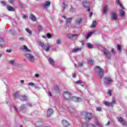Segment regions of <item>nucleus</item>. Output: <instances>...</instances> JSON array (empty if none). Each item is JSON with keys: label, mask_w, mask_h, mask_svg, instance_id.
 <instances>
[{"label": "nucleus", "mask_w": 127, "mask_h": 127, "mask_svg": "<svg viewBox=\"0 0 127 127\" xmlns=\"http://www.w3.org/2000/svg\"><path fill=\"white\" fill-rule=\"evenodd\" d=\"M95 71L101 78L104 76V70L101 67L96 66L95 68Z\"/></svg>", "instance_id": "nucleus-1"}, {"label": "nucleus", "mask_w": 127, "mask_h": 127, "mask_svg": "<svg viewBox=\"0 0 127 127\" xmlns=\"http://www.w3.org/2000/svg\"><path fill=\"white\" fill-rule=\"evenodd\" d=\"M25 56H26V58H27V59H28V61L31 63H33L34 61H35L34 56L30 54L26 53L25 54Z\"/></svg>", "instance_id": "nucleus-2"}, {"label": "nucleus", "mask_w": 127, "mask_h": 127, "mask_svg": "<svg viewBox=\"0 0 127 127\" xmlns=\"http://www.w3.org/2000/svg\"><path fill=\"white\" fill-rule=\"evenodd\" d=\"M40 45L42 47V48L45 49V51H46V52H49V50H50V47H51L49 44H46L44 45L43 43H40Z\"/></svg>", "instance_id": "nucleus-3"}, {"label": "nucleus", "mask_w": 127, "mask_h": 127, "mask_svg": "<svg viewBox=\"0 0 127 127\" xmlns=\"http://www.w3.org/2000/svg\"><path fill=\"white\" fill-rule=\"evenodd\" d=\"M64 99L66 101H68V100H70L71 99V93L68 91H65L63 93Z\"/></svg>", "instance_id": "nucleus-4"}, {"label": "nucleus", "mask_w": 127, "mask_h": 127, "mask_svg": "<svg viewBox=\"0 0 127 127\" xmlns=\"http://www.w3.org/2000/svg\"><path fill=\"white\" fill-rule=\"evenodd\" d=\"M118 121L122 124V126H124V127H126L127 126V122L125 121V120L122 118V117H118L117 118Z\"/></svg>", "instance_id": "nucleus-5"}, {"label": "nucleus", "mask_w": 127, "mask_h": 127, "mask_svg": "<svg viewBox=\"0 0 127 127\" xmlns=\"http://www.w3.org/2000/svg\"><path fill=\"white\" fill-rule=\"evenodd\" d=\"M103 53L107 59H111V57H112V55H111V53L108 51V50L104 49L103 50Z\"/></svg>", "instance_id": "nucleus-6"}, {"label": "nucleus", "mask_w": 127, "mask_h": 127, "mask_svg": "<svg viewBox=\"0 0 127 127\" xmlns=\"http://www.w3.org/2000/svg\"><path fill=\"white\" fill-rule=\"evenodd\" d=\"M104 82L105 84L110 85V84H112V83H113V80H112V78L110 77H106L105 78Z\"/></svg>", "instance_id": "nucleus-7"}, {"label": "nucleus", "mask_w": 127, "mask_h": 127, "mask_svg": "<svg viewBox=\"0 0 127 127\" xmlns=\"http://www.w3.org/2000/svg\"><path fill=\"white\" fill-rule=\"evenodd\" d=\"M50 1H47L44 3L42 5L43 8L47 9L50 6Z\"/></svg>", "instance_id": "nucleus-8"}, {"label": "nucleus", "mask_w": 127, "mask_h": 127, "mask_svg": "<svg viewBox=\"0 0 127 127\" xmlns=\"http://www.w3.org/2000/svg\"><path fill=\"white\" fill-rule=\"evenodd\" d=\"M70 100H71L72 101H73V102H81V101H82V99L81 98L78 97H76L75 96H72V97H70Z\"/></svg>", "instance_id": "nucleus-9"}, {"label": "nucleus", "mask_w": 127, "mask_h": 127, "mask_svg": "<svg viewBox=\"0 0 127 127\" xmlns=\"http://www.w3.org/2000/svg\"><path fill=\"white\" fill-rule=\"evenodd\" d=\"M92 118H93L92 114L87 113L85 117V120L86 121H90V120H91Z\"/></svg>", "instance_id": "nucleus-10"}, {"label": "nucleus", "mask_w": 127, "mask_h": 127, "mask_svg": "<svg viewBox=\"0 0 127 127\" xmlns=\"http://www.w3.org/2000/svg\"><path fill=\"white\" fill-rule=\"evenodd\" d=\"M78 36H79V35L77 34L67 35L68 38H72V39H76V38H78Z\"/></svg>", "instance_id": "nucleus-11"}, {"label": "nucleus", "mask_w": 127, "mask_h": 127, "mask_svg": "<svg viewBox=\"0 0 127 127\" xmlns=\"http://www.w3.org/2000/svg\"><path fill=\"white\" fill-rule=\"evenodd\" d=\"M53 114V110L51 108H49L47 111V116L48 117H50L51 115Z\"/></svg>", "instance_id": "nucleus-12"}, {"label": "nucleus", "mask_w": 127, "mask_h": 127, "mask_svg": "<svg viewBox=\"0 0 127 127\" xmlns=\"http://www.w3.org/2000/svg\"><path fill=\"white\" fill-rule=\"evenodd\" d=\"M20 48L22 50H24L25 51H26V52H31V51H30V50L28 49V48H27V47H26V45H23Z\"/></svg>", "instance_id": "nucleus-13"}, {"label": "nucleus", "mask_w": 127, "mask_h": 127, "mask_svg": "<svg viewBox=\"0 0 127 127\" xmlns=\"http://www.w3.org/2000/svg\"><path fill=\"white\" fill-rule=\"evenodd\" d=\"M30 19L32 20V21H37V19L36 16H34L33 14H30L29 17Z\"/></svg>", "instance_id": "nucleus-14"}, {"label": "nucleus", "mask_w": 127, "mask_h": 127, "mask_svg": "<svg viewBox=\"0 0 127 127\" xmlns=\"http://www.w3.org/2000/svg\"><path fill=\"white\" fill-rule=\"evenodd\" d=\"M19 99L20 101L23 102V101H26V100H27V97L25 95H22L19 97Z\"/></svg>", "instance_id": "nucleus-15"}, {"label": "nucleus", "mask_w": 127, "mask_h": 127, "mask_svg": "<svg viewBox=\"0 0 127 127\" xmlns=\"http://www.w3.org/2000/svg\"><path fill=\"white\" fill-rule=\"evenodd\" d=\"M111 18L112 19H113L114 20H118V17L117 16V14L115 13H113L111 15Z\"/></svg>", "instance_id": "nucleus-16"}, {"label": "nucleus", "mask_w": 127, "mask_h": 127, "mask_svg": "<svg viewBox=\"0 0 127 127\" xmlns=\"http://www.w3.org/2000/svg\"><path fill=\"white\" fill-rule=\"evenodd\" d=\"M48 61H49V63H50V64H51V65H52V66H54V65H55V63H54V60H53V59H52V58H50L48 59Z\"/></svg>", "instance_id": "nucleus-17"}, {"label": "nucleus", "mask_w": 127, "mask_h": 127, "mask_svg": "<svg viewBox=\"0 0 127 127\" xmlns=\"http://www.w3.org/2000/svg\"><path fill=\"white\" fill-rule=\"evenodd\" d=\"M36 127H41L43 126V123L41 121H38L35 124Z\"/></svg>", "instance_id": "nucleus-18"}, {"label": "nucleus", "mask_w": 127, "mask_h": 127, "mask_svg": "<svg viewBox=\"0 0 127 127\" xmlns=\"http://www.w3.org/2000/svg\"><path fill=\"white\" fill-rule=\"evenodd\" d=\"M8 63H9V64H10V65H11V66H15V60L9 61Z\"/></svg>", "instance_id": "nucleus-19"}, {"label": "nucleus", "mask_w": 127, "mask_h": 127, "mask_svg": "<svg viewBox=\"0 0 127 127\" xmlns=\"http://www.w3.org/2000/svg\"><path fill=\"white\" fill-rule=\"evenodd\" d=\"M108 6L105 5L103 9V12L105 14H107V12H108Z\"/></svg>", "instance_id": "nucleus-20"}, {"label": "nucleus", "mask_w": 127, "mask_h": 127, "mask_svg": "<svg viewBox=\"0 0 127 127\" xmlns=\"http://www.w3.org/2000/svg\"><path fill=\"white\" fill-rule=\"evenodd\" d=\"M84 7H89V5H90V2L87 1H84L82 3Z\"/></svg>", "instance_id": "nucleus-21"}, {"label": "nucleus", "mask_w": 127, "mask_h": 127, "mask_svg": "<svg viewBox=\"0 0 127 127\" xmlns=\"http://www.w3.org/2000/svg\"><path fill=\"white\" fill-rule=\"evenodd\" d=\"M81 50H82L81 48H74L72 50V52L73 53H76L79 51H81Z\"/></svg>", "instance_id": "nucleus-22"}, {"label": "nucleus", "mask_w": 127, "mask_h": 127, "mask_svg": "<svg viewBox=\"0 0 127 127\" xmlns=\"http://www.w3.org/2000/svg\"><path fill=\"white\" fill-rule=\"evenodd\" d=\"M62 123L63 126L65 127H68V126H69V123H68V122H67V121H65V120H63L62 121Z\"/></svg>", "instance_id": "nucleus-23"}, {"label": "nucleus", "mask_w": 127, "mask_h": 127, "mask_svg": "<svg viewBox=\"0 0 127 127\" xmlns=\"http://www.w3.org/2000/svg\"><path fill=\"white\" fill-rule=\"evenodd\" d=\"M7 9H8V10H9V11H14V8H13V7L10 6V5L7 6Z\"/></svg>", "instance_id": "nucleus-24"}, {"label": "nucleus", "mask_w": 127, "mask_h": 127, "mask_svg": "<svg viewBox=\"0 0 127 127\" xmlns=\"http://www.w3.org/2000/svg\"><path fill=\"white\" fill-rule=\"evenodd\" d=\"M95 125H96V126H97V127H103V124H102V123H101L100 122H99V121H97L95 122Z\"/></svg>", "instance_id": "nucleus-25"}, {"label": "nucleus", "mask_w": 127, "mask_h": 127, "mask_svg": "<svg viewBox=\"0 0 127 127\" xmlns=\"http://www.w3.org/2000/svg\"><path fill=\"white\" fill-rule=\"evenodd\" d=\"M81 21H82V18H79L75 21V24H80V23H81Z\"/></svg>", "instance_id": "nucleus-26"}, {"label": "nucleus", "mask_w": 127, "mask_h": 127, "mask_svg": "<svg viewBox=\"0 0 127 127\" xmlns=\"http://www.w3.org/2000/svg\"><path fill=\"white\" fill-rule=\"evenodd\" d=\"M96 24H97V22L96 21H93L91 26V28H94V27L96 26Z\"/></svg>", "instance_id": "nucleus-27"}, {"label": "nucleus", "mask_w": 127, "mask_h": 127, "mask_svg": "<svg viewBox=\"0 0 127 127\" xmlns=\"http://www.w3.org/2000/svg\"><path fill=\"white\" fill-rule=\"evenodd\" d=\"M116 3L120 5L121 8H124V6L120 2V0H116Z\"/></svg>", "instance_id": "nucleus-28"}, {"label": "nucleus", "mask_w": 127, "mask_h": 127, "mask_svg": "<svg viewBox=\"0 0 127 127\" xmlns=\"http://www.w3.org/2000/svg\"><path fill=\"white\" fill-rule=\"evenodd\" d=\"M119 14L120 16H124L125 15V11L123 10H120L119 11Z\"/></svg>", "instance_id": "nucleus-29"}, {"label": "nucleus", "mask_w": 127, "mask_h": 127, "mask_svg": "<svg viewBox=\"0 0 127 127\" xmlns=\"http://www.w3.org/2000/svg\"><path fill=\"white\" fill-rule=\"evenodd\" d=\"M103 104L105 105V106H107L108 107H110V106H111V103L107 101H103Z\"/></svg>", "instance_id": "nucleus-30"}, {"label": "nucleus", "mask_w": 127, "mask_h": 127, "mask_svg": "<svg viewBox=\"0 0 127 127\" xmlns=\"http://www.w3.org/2000/svg\"><path fill=\"white\" fill-rule=\"evenodd\" d=\"M88 63L89 64H90V65H93L94 64V61H93V60L92 59H89L88 60Z\"/></svg>", "instance_id": "nucleus-31"}, {"label": "nucleus", "mask_w": 127, "mask_h": 127, "mask_svg": "<svg viewBox=\"0 0 127 127\" xmlns=\"http://www.w3.org/2000/svg\"><path fill=\"white\" fill-rule=\"evenodd\" d=\"M115 104H116V100H115L114 98H113L112 102L110 103V105L114 106V105H115Z\"/></svg>", "instance_id": "nucleus-32"}, {"label": "nucleus", "mask_w": 127, "mask_h": 127, "mask_svg": "<svg viewBox=\"0 0 127 127\" xmlns=\"http://www.w3.org/2000/svg\"><path fill=\"white\" fill-rule=\"evenodd\" d=\"M117 49L119 52H122V47L121 46V45H118L117 46Z\"/></svg>", "instance_id": "nucleus-33"}, {"label": "nucleus", "mask_w": 127, "mask_h": 127, "mask_svg": "<svg viewBox=\"0 0 127 127\" xmlns=\"http://www.w3.org/2000/svg\"><path fill=\"white\" fill-rule=\"evenodd\" d=\"M25 30L27 31V33H29V34H32V32L29 29L26 28Z\"/></svg>", "instance_id": "nucleus-34"}, {"label": "nucleus", "mask_w": 127, "mask_h": 127, "mask_svg": "<svg viewBox=\"0 0 127 127\" xmlns=\"http://www.w3.org/2000/svg\"><path fill=\"white\" fill-rule=\"evenodd\" d=\"M93 33H94L93 32L88 33L87 35V38H89V37H90L91 35H92V34H93Z\"/></svg>", "instance_id": "nucleus-35"}, {"label": "nucleus", "mask_w": 127, "mask_h": 127, "mask_svg": "<svg viewBox=\"0 0 127 127\" xmlns=\"http://www.w3.org/2000/svg\"><path fill=\"white\" fill-rule=\"evenodd\" d=\"M87 46L88 48H93V45L91 44L90 43H87Z\"/></svg>", "instance_id": "nucleus-36"}, {"label": "nucleus", "mask_w": 127, "mask_h": 127, "mask_svg": "<svg viewBox=\"0 0 127 127\" xmlns=\"http://www.w3.org/2000/svg\"><path fill=\"white\" fill-rule=\"evenodd\" d=\"M71 21H72L71 18H68L66 19V23H71Z\"/></svg>", "instance_id": "nucleus-37"}, {"label": "nucleus", "mask_w": 127, "mask_h": 127, "mask_svg": "<svg viewBox=\"0 0 127 127\" xmlns=\"http://www.w3.org/2000/svg\"><path fill=\"white\" fill-rule=\"evenodd\" d=\"M25 109V106L24 105H21V106L20 107V111H23V110H24Z\"/></svg>", "instance_id": "nucleus-38"}, {"label": "nucleus", "mask_w": 127, "mask_h": 127, "mask_svg": "<svg viewBox=\"0 0 127 127\" xmlns=\"http://www.w3.org/2000/svg\"><path fill=\"white\" fill-rule=\"evenodd\" d=\"M54 89L56 90V91H59V87L57 85L54 86Z\"/></svg>", "instance_id": "nucleus-39"}, {"label": "nucleus", "mask_w": 127, "mask_h": 127, "mask_svg": "<svg viewBox=\"0 0 127 127\" xmlns=\"http://www.w3.org/2000/svg\"><path fill=\"white\" fill-rule=\"evenodd\" d=\"M75 84H78V85H80L82 84V81L81 80H77L75 82Z\"/></svg>", "instance_id": "nucleus-40"}, {"label": "nucleus", "mask_w": 127, "mask_h": 127, "mask_svg": "<svg viewBox=\"0 0 127 127\" xmlns=\"http://www.w3.org/2000/svg\"><path fill=\"white\" fill-rule=\"evenodd\" d=\"M70 11L71 12H74V11H76V10L72 7L70 8Z\"/></svg>", "instance_id": "nucleus-41"}, {"label": "nucleus", "mask_w": 127, "mask_h": 127, "mask_svg": "<svg viewBox=\"0 0 127 127\" xmlns=\"http://www.w3.org/2000/svg\"><path fill=\"white\" fill-rule=\"evenodd\" d=\"M96 111L97 112H101L102 111V108H101V107H97L96 108Z\"/></svg>", "instance_id": "nucleus-42"}, {"label": "nucleus", "mask_w": 127, "mask_h": 127, "mask_svg": "<svg viewBox=\"0 0 127 127\" xmlns=\"http://www.w3.org/2000/svg\"><path fill=\"white\" fill-rule=\"evenodd\" d=\"M29 86H31L32 87H33L34 86V83L33 82H29L28 83Z\"/></svg>", "instance_id": "nucleus-43"}, {"label": "nucleus", "mask_w": 127, "mask_h": 127, "mask_svg": "<svg viewBox=\"0 0 127 127\" xmlns=\"http://www.w3.org/2000/svg\"><path fill=\"white\" fill-rule=\"evenodd\" d=\"M15 0H8V1L10 3H11V4H13V2H14V1Z\"/></svg>", "instance_id": "nucleus-44"}, {"label": "nucleus", "mask_w": 127, "mask_h": 127, "mask_svg": "<svg viewBox=\"0 0 127 127\" xmlns=\"http://www.w3.org/2000/svg\"><path fill=\"white\" fill-rule=\"evenodd\" d=\"M46 36L47 37H48L49 39V38H51L52 37V36H51V35H50V34H46Z\"/></svg>", "instance_id": "nucleus-45"}, {"label": "nucleus", "mask_w": 127, "mask_h": 127, "mask_svg": "<svg viewBox=\"0 0 127 127\" xmlns=\"http://www.w3.org/2000/svg\"><path fill=\"white\" fill-rule=\"evenodd\" d=\"M82 127H88V125L86 123H83L82 125Z\"/></svg>", "instance_id": "nucleus-46"}, {"label": "nucleus", "mask_w": 127, "mask_h": 127, "mask_svg": "<svg viewBox=\"0 0 127 127\" xmlns=\"http://www.w3.org/2000/svg\"><path fill=\"white\" fill-rule=\"evenodd\" d=\"M13 109L15 111V112L19 113L18 110H17V108L15 107V106L13 107Z\"/></svg>", "instance_id": "nucleus-47"}, {"label": "nucleus", "mask_w": 127, "mask_h": 127, "mask_svg": "<svg viewBox=\"0 0 127 127\" xmlns=\"http://www.w3.org/2000/svg\"><path fill=\"white\" fill-rule=\"evenodd\" d=\"M38 29H39V30H42V26H41V25H38Z\"/></svg>", "instance_id": "nucleus-48"}, {"label": "nucleus", "mask_w": 127, "mask_h": 127, "mask_svg": "<svg viewBox=\"0 0 127 127\" xmlns=\"http://www.w3.org/2000/svg\"><path fill=\"white\" fill-rule=\"evenodd\" d=\"M108 95H109V96H112V91H111V90H108Z\"/></svg>", "instance_id": "nucleus-49"}, {"label": "nucleus", "mask_w": 127, "mask_h": 127, "mask_svg": "<svg viewBox=\"0 0 127 127\" xmlns=\"http://www.w3.org/2000/svg\"><path fill=\"white\" fill-rule=\"evenodd\" d=\"M19 40H20L21 41H24V38H23V37H20L19 38Z\"/></svg>", "instance_id": "nucleus-50"}, {"label": "nucleus", "mask_w": 127, "mask_h": 127, "mask_svg": "<svg viewBox=\"0 0 127 127\" xmlns=\"http://www.w3.org/2000/svg\"><path fill=\"white\" fill-rule=\"evenodd\" d=\"M78 66L79 67H82V66H83V63H78Z\"/></svg>", "instance_id": "nucleus-51"}, {"label": "nucleus", "mask_w": 127, "mask_h": 127, "mask_svg": "<svg viewBox=\"0 0 127 127\" xmlns=\"http://www.w3.org/2000/svg\"><path fill=\"white\" fill-rule=\"evenodd\" d=\"M111 52L112 53H113V54H115V53H116V52H115V50L113 48L111 49Z\"/></svg>", "instance_id": "nucleus-52"}, {"label": "nucleus", "mask_w": 127, "mask_h": 127, "mask_svg": "<svg viewBox=\"0 0 127 127\" xmlns=\"http://www.w3.org/2000/svg\"><path fill=\"white\" fill-rule=\"evenodd\" d=\"M34 77H35V78H38L39 77V74L37 73L35 74Z\"/></svg>", "instance_id": "nucleus-53"}, {"label": "nucleus", "mask_w": 127, "mask_h": 127, "mask_svg": "<svg viewBox=\"0 0 127 127\" xmlns=\"http://www.w3.org/2000/svg\"><path fill=\"white\" fill-rule=\"evenodd\" d=\"M57 44H61V41H60L59 40H57Z\"/></svg>", "instance_id": "nucleus-54"}, {"label": "nucleus", "mask_w": 127, "mask_h": 127, "mask_svg": "<svg viewBox=\"0 0 127 127\" xmlns=\"http://www.w3.org/2000/svg\"><path fill=\"white\" fill-rule=\"evenodd\" d=\"M1 3L3 5H5V2L4 1H1Z\"/></svg>", "instance_id": "nucleus-55"}, {"label": "nucleus", "mask_w": 127, "mask_h": 127, "mask_svg": "<svg viewBox=\"0 0 127 127\" xmlns=\"http://www.w3.org/2000/svg\"><path fill=\"white\" fill-rule=\"evenodd\" d=\"M17 95H18V93H17V92H16L14 93V97H15V98H16L17 97Z\"/></svg>", "instance_id": "nucleus-56"}, {"label": "nucleus", "mask_w": 127, "mask_h": 127, "mask_svg": "<svg viewBox=\"0 0 127 127\" xmlns=\"http://www.w3.org/2000/svg\"><path fill=\"white\" fill-rule=\"evenodd\" d=\"M27 17V16L26 15H22V18H26Z\"/></svg>", "instance_id": "nucleus-57"}, {"label": "nucleus", "mask_w": 127, "mask_h": 127, "mask_svg": "<svg viewBox=\"0 0 127 127\" xmlns=\"http://www.w3.org/2000/svg\"><path fill=\"white\" fill-rule=\"evenodd\" d=\"M20 82L21 83V84H23L24 83V80H20Z\"/></svg>", "instance_id": "nucleus-58"}, {"label": "nucleus", "mask_w": 127, "mask_h": 127, "mask_svg": "<svg viewBox=\"0 0 127 127\" xmlns=\"http://www.w3.org/2000/svg\"><path fill=\"white\" fill-rule=\"evenodd\" d=\"M90 127H97V126H95V125H90Z\"/></svg>", "instance_id": "nucleus-59"}, {"label": "nucleus", "mask_w": 127, "mask_h": 127, "mask_svg": "<svg viewBox=\"0 0 127 127\" xmlns=\"http://www.w3.org/2000/svg\"><path fill=\"white\" fill-rule=\"evenodd\" d=\"M48 93H49V96H50V97H52V94H51V92L50 91H49Z\"/></svg>", "instance_id": "nucleus-60"}, {"label": "nucleus", "mask_w": 127, "mask_h": 127, "mask_svg": "<svg viewBox=\"0 0 127 127\" xmlns=\"http://www.w3.org/2000/svg\"><path fill=\"white\" fill-rule=\"evenodd\" d=\"M93 15V13L89 12V16H92Z\"/></svg>", "instance_id": "nucleus-61"}, {"label": "nucleus", "mask_w": 127, "mask_h": 127, "mask_svg": "<svg viewBox=\"0 0 127 127\" xmlns=\"http://www.w3.org/2000/svg\"><path fill=\"white\" fill-rule=\"evenodd\" d=\"M106 126H110V121H108L107 124H106Z\"/></svg>", "instance_id": "nucleus-62"}, {"label": "nucleus", "mask_w": 127, "mask_h": 127, "mask_svg": "<svg viewBox=\"0 0 127 127\" xmlns=\"http://www.w3.org/2000/svg\"><path fill=\"white\" fill-rule=\"evenodd\" d=\"M63 4H64V6H63V7H64V9H65V3H63Z\"/></svg>", "instance_id": "nucleus-63"}, {"label": "nucleus", "mask_w": 127, "mask_h": 127, "mask_svg": "<svg viewBox=\"0 0 127 127\" xmlns=\"http://www.w3.org/2000/svg\"><path fill=\"white\" fill-rule=\"evenodd\" d=\"M6 52H7L10 53V52H11V50H7Z\"/></svg>", "instance_id": "nucleus-64"}]
</instances>
